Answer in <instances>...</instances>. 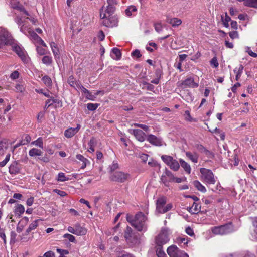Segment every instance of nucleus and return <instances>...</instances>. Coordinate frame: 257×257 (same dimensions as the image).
<instances>
[{"label": "nucleus", "instance_id": "4", "mask_svg": "<svg viewBox=\"0 0 257 257\" xmlns=\"http://www.w3.org/2000/svg\"><path fill=\"white\" fill-rule=\"evenodd\" d=\"M169 231L167 228L161 229L160 233L156 237L155 241L157 246L162 247L163 244L167 243L169 240Z\"/></svg>", "mask_w": 257, "mask_h": 257}, {"label": "nucleus", "instance_id": "54", "mask_svg": "<svg viewBox=\"0 0 257 257\" xmlns=\"http://www.w3.org/2000/svg\"><path fill=\"white\" fill-rule=\"evenodd\" d=\"M245 51L251 57H253L254 58H257V54L252 52L251 50L250 49V47H246L245 48Z\"/></svg>", "mask_w": 257, "mask_h": 257}, {"label": "nucleus", "instance_id": "60", "mask_svg": "<svg viewBox=\"0 0 257 257\" xmlns=\"http://www.w3.org/2000/svg\"><path fill=\"white\" fill-rule=\"evenodd\" d=\"M37 53L40 55H43L45 54V49L42 47H37Z\"/></svg>", "mask_w": 257, "mask_h": 257}, {"label": "nucleus", "instance_id": "1", "mask_svg": "<svg viewBox=\"0 0 257 257\" xmlns=\"http://www.w3.org/2000/svg\"><path fill=\"white\" fill-rule=\"evenodd\" d=\"M126 220L139 231H146L147 229L146 224L147 218L142 212H138L135 215L127 214Z\"/></svg>", "mask_w": 257, "mask_h": 257}, {"label": "nucleus", "instance_id": "40", "mask_svg": "<svg viewBox=\"0 0 257 257\" xmlns=\"http://www.w3.org/2000/svg\"><path fill=\"white\" fill-rule=\"evenodd\" d=\"M156 255L157 257H167L166 254L162 250V247L157 246L156 248Z\"/></svg>", "mask_w": 257, "mask_h": 257}, {"label": "nucleus", "instance_id": "34", "mask_svg": "<svg viewBox=\"0 0 257 257\" xmlns=\"http://www.w3.org/2000/svg\"><path fill=\"white\" fill-rule=\"evenodd\" d=\"M244 5L246 6L257 8V0H245Z\"/></svg>", "mask_w": 257, "mask_h": 257}, {"label": "nucleus", "instance_id": "42", "mask_svg": "<svg viewBox=\"0 0 257 257\" xmlns=\"http://www.w3.org/2000/svg\"><path fill=\"white\" fill-rule=\"evenodd\" d=\"M42 62L44 64L47 65H49L52 62V58L51 57H50L49 56H45L42 58Z\"/></svg>", "mask_w": 257, "mask_h": 257}, {"label": "nucleus", "instance_id": "64", "mask_svg": "<svg viewBox=\"0 0 257 257\" xmlns=\"http://www.w3.org/2000/svg\"><path fill=\"white\" fill-rule=\"evenodd\" d=\"M43 256H44V257H55V253L51 251H48L45 252Z\"/></svg>", "mask_w": 257, "mask_h": 257}, {"label": "nucleus", "instance_id": "25", "mask_svg": "<svg viewBox=\"0 0 257 257\" xmlns=\"http://www.w3.org/2000/svg\"><path fill=\"white\" fill-rule=\"evenodd\" d=\"M201 210V206L199 204L194 202L188 211L192 214H197Z\"/></svg>", "mask_w": 257, "mask_h": 257}, {"label": "nucleus", "instance_id": "21", "mask_svg": "<svg viewBox=\"0 0 257 257\" xmlns=\"http://www.w3.org/2000/svg\"><path fill=\"white\" fill-rule=\"evenodd\" d=\"M11 7L14 9L19 10L21 12H23L26 15H29L28 13L25 10L24 7L19 2H11L10 3Z\"/></svg>", "mask_w": 257, "mask_h": 257}, {"label": "nucleus", "instance_id": "20", "mask_svg": "<svg viewBox=\"0 0 257 257\" xmlns=\"http://www.w3.org/2000/svg\"><path fill=\"white\" fill-rule=\"evenodd\" d=\"M75 235H84L87 233V230L85 228L80 226L79 224H76L74 225Z\"/></svg>", "mask_w": 257, "mask_h": 257}, {"label": "nucleus", "instance_id": "51", "mask_svg": "<svg viewBox=\"0 0 257 257\" xmlns=\"http://www.w3.org/2000/svg\"><path fill=\"white\" fill-rule=\"evenodd\" d=\"M10 158V154H8L5 159L2 161L0 162V167H3L6 165V164L7 163V162L9 161Z\"/></svg>", "mask_w": 257, "mask_h": 257}, {"label": "nucleus", "instance_id": "63", "mask_svg": "<svg viewBox=\"0 0 257 257\" xmlns=\"http://www.w3.org/2000/svg\"><path fill=\"white\" fill-rule=\"evenodd\" d=\"M96 145V139L94 138H92L89 143L88 145L89 147H95Z\"/></svg>", "mask_w": 257, "mask_h": 257}, {"label": "nucleus", "instance_id": "39", "mask_svg": "<svg viewBox=\"0 0 257 257\" xmlns=\"http://www.w3.org/2000/svg\"><path fill=\"white\" fill-rule=\"evenodd\" d=\"M68 83L69 84L73 87L75 88V85L78 87L79 88L80 85L78 84L75 81L74 77L72 76H69V77L68 79Z\"/></svg>", "mask_w": 257, "mask_h": 257}, {"label": "nucleus", "instance_id": "32", "mask_svg": "<svg viewBox=\"0 0 257 257\" xmlns=\"http://www.w3.org/2000/svg\"><path fill=\"white\" fill-rule=\"evenodd\" d=\"M29 154L31 157L39 156L42 154V151L36 148H33L30 150Z\"/></svg>", "mask_w": 257, "mask_h": 257}, {"label": "nucleus", "instance_id": "26", "mask_svg": "<svg viewBox=\"0 0 257 257\" xmlns=\"http://www.w3.org/2000/svg\"><path fill=\"white\" fill-rule=\"evenodd\" d=\"M111 56L114 60H117L120 59L121 56L120 51L116 48H113L112 49Z\"/></svg>", "mask_w": 257, "mask_h": 257}, {"label": "nucleus", "instance_id": "16", "mask_svg": "<svg viewBox=\"0 0 257 257\" xmlns=\"http://www.w3.org/2000/svg\"><path fill=\"white\" fill-rule=\"evenodd\" d=\"M161 180L166 185H167V182L174 181V176L171 171L166 169L165 174L162 176Z\"/></svg>", "mask_w": 257, "mask_h": 257}, {"label": "nucleus", "instance_id": "52", "mask_svg": "<svg viewBox=\"0 0 257 257\" xmlns=\"http://www.w3.org/2000/svg\"><path fill=\"white\" fill-rule=\"evenodd\" d=\"M35 91L38 93L43 94L47 97H50L49 92L48 91H44L42 89H35Z\"/></svg>", "mask_w": 257, "mask_h": 257}, {"label": "nucleus", "instance_id": "14", "mask_svg": "<svg viewBox=\"0 0 257 257\" xmlns=\"http://www.w3.org/2000/svg\"><path fill=\"white\" fill-rule=\"evenodd\" d=\"M129 132L133 135L136 139L141 142H144L146 139V135L141 130L132 129L130 130Z\"/></svg>", "mask_w": 257, "mask_h": 257}, {"label": "nucleus", "instance_id": "48", "mask_svg": "<svg viewBox=\"0 0 257 257\" xmlns=\"http://www.w3.org/2000/svg\"><path fill=\"white\" fill-rule=\"evenodd\" d=\"M98 104L89 103L87 104V108L89 110L94 111L98 108Z\"/></svg>", "mask_w": 257, "mask_h": 257}, {"label": "nucleus", "instance_id": "6", "mask_svg": "<svg viewBox=\"0 0 257 257\" xmlns=\"http://www.w3.org/2000/svg\"><path fill=\"white\" fill-rule=\"evenodd\" d=\"M212 232L215 235H224L232 232L233 231V226L231 224L219 226H216L212 228Z\"/></svg>", "mask_w": 257, "mask_h": 257}, {"label": "nucleus", "instance_id": "27", "mask_svg": "<svg viewBox=\"0 0 257 257\" xmlns=\"http://www.w3.org/2000/svg\"><path fill=\"white\" fill-rule=\"evenodd\" d=\"M76 158L80 162H82L81 169H84L87 166V164L89 162V161L85 158L83 156L80 154L76 155Z\"/></svg>", "mask_w": 257, "mask_h": 257}, {"label": "nucleus", "instance_id": "28", "mask_svg": "<svg viewBox=\"0 0 257 257\" xmlns=\"http://www.w3.org/2000/svg\"><path fill=\"white\" fill-rule=\"evenodd\" d=\"M179 162L180 163L181 166L184 169L186 173L190 174L191 171V168L190 165L182 159H180Z\"/></svg>", "mask_w": 257, "mask_h": 257}, {"label": "nucleus", "instance_id": "47", "mask_svg": "<svg viewBox=\"0 0 257 257\" xmlns=\"http://www.w3.org/2000/svg\"><path fill=\"white\" fill-rule=\"evenodd\" d=\"M63 237L68 239V240L71 242L75 243L76 241L75 237L73 235L68 233L65 234L63 235Z\"/></svg>", "mask_w": 257, "mask_h": 257}, {"label": "nucleus", "instance_id": "58", "mask_svg": "<svg viewBox=\"0 0 257 257\" xmlns=\"http://www.w3.org/2000/svg\"><path fill=\"white\" fill-rule=\"evenodd\" d=\"M57 252L60 254V256H64L65 254H68L69 251L67 250L62 249L60 248H57L56 249Z\"/></svg>", "mask_w": 257, "mask_h": 257}, {"label": "nucleus", "instance_id": "13", "mask_svg": "<svg viewBox=\"0 0 257 257\" xmlns=\"http://www.w3.org/2000/svg\"><path fill=\"white\" fill-rule=\"evenodd\" d=\"M12 49L21 58L23 61L24 62H27L28 61L29 58L27 55L26 51L20 46L14 43L12 45Z\"/></svg>", "mask_w": 257, "mask_h": 257}, {"label": "nucleus", "instance_id": "62", "mask_svg": "<svg viewBox=\"0 0 257 257\" xmlns=\"http://www.w3.org/2000/svg\"><path fill=\"white\" fill-rule=\"evenodd\" d=\"M132 56L134 57L140 58L141 56V54H140V51L138 49H136L132 52Z\"/></svg>", "mask_w": 257, "mask_h": 257}, {"label": "nucleus", "instance_id": "19", "mask_svg": "<svg viewBox=\"0 0 257 257\" xmlns=\"http://www.w3.org/2000/svg\"><path fill=\"white\" fill-rule=\"evenodd\" d=\"M186 156L192 162L197 163L198 161L199 155L195 152L186 151L185 152Z\"/></svg>", "mask_w": 257, "mask_h": 257}, {"label": "nucleus", "instance_id": "3", "mask_svg": "<svg viewBox=\"0 0 257 257\" xmlns=\"http://www.w3.org/2000/svg\"><path fill=\"white\" fill-rule=\"evenodd\" d=\"M166 203V198L162 196L158 198L156 201V211L160 213H165L170 210L173 206L171 203L165 205Z\"/></svg>", "mask_w": 257, "mask_h": 257}, {"label": "nucleus", "instance_id": "53", "mask_svg": "<svg viewBox=\"0 0 257 257\" xmlns=\"http://www.w3.org/2000/svg\"><path fill=\"white\" fill-rule=\"evenodd\" d=\"M248 105V103L247 102H245L244 103V105L245 106L241 107L240 109L238 111L239 112L241 113H247L249 111V108L247 107V106Z\"/></svg>", "mask_w": 257, "mask_h": 257}, {"label": "nucleus", "instance_id": "56", "mask_svg": "<svg viewBox=\"0 0 257 257\" xmlns=\"http://www.w3.org/2000/svg\"><path fill=\"white\" fill-rule=\"evenodd\" d=\"M15 88L17 92L22 93L25 91V87L22 84H18L16 85Z\"/></svg>", "mask_w": 257, "mask_h": 257}, {"label": "nucleus", "instance_id": "41", "mask_svg": "<svg viewBox=\"0 0 257 257\" xmlns=\"http://www.w3.org/2000/svg\"><path fill=\"white\" fill-rule=\"evenodd\" d=\"M69 180V177H67L64 173H59L58 175L57 180L58 181L64 182Z\"/></svg>", "mask_w": 257, "mask_h": 257}, {"label": "nucleus", "instance_id": "50", "mask_svg": "<svg viewBox=\"0 0 257 257\" xmlns=\"http://www.w3.org/2000/svg\"><path fill=\"white\" fill-rule=\"evenodd\" d=\"M210 65L214 68L218 67L219 64L216 57H213L210 61Z\"/></svg>", "mask_w": 257, "mask_h": 257}, {"label": "nucleus", "instance_id": "45", "mask_svg": "<svg viewBox=\"0 0 257 257\" xmlns=\"http://www.w3.org/2000/svg\"><path fill=\"white\" fill-rule=\"evenodd\" d=\"M209 131L212 133H216V134H219L221 139L222 140H224V137H225V135L223 133H222L219 129L217 128V127H216L214 130H213V131L209 129Z\"/></svg>", "mask_w": 257, "mask_h": 257}, {"label": "nucleus", "instance_id": "43", "mask_svg": "<svg viewBox=\"0 0 257 257\" xmlns=\"http://www.w3.org/2000/svg\"><path fill=\"white\" fill-rule=\"evenodd\" d=\"M184 117L185 119L189 122L195 121V120L191 116L189 111L186 110L184 113Z\"/></svg>", "mask_w": 257, "mask_h": 257}, {"label": "nucleus", "instance_id": "46", "mask_svg": "<svg viewBox=\"0 0 257 257\" xmlns=\"http://www.w3.org/2000/svg\"><path fill=\"white\" fill-rule=\"evenodd\" d=\"M115 11V7L114 6L108 4L107 8L106 9V12L108 15H111Z\"/></svg>", "mask_w": 257, "mask_h": 257}, {"label": "nucleus", "instance_id": "2", "mask_svg": "<svg viewBox=\"0 0 257 257\" xmlns=\"http://www.w3.org/2000/svg\"><path fill=\"white\" fill-rule=\"evenodd\" d=\"M20 31L26 35L29 36L30 38L35 40L37 42L44 47H46V44L44 41L27 25L23 24L22 25L20 28Z\"/></svg>", "mask_w": 257, "mask_h": 257}, {"label": "nucleus", "instance_id": "15", "mask_svg": "<svg viewBox=\"0 0 257 257\" xmlns=\"http://www.w3.org/2000/svg\"><path fill=\"white\" fill-rule=\"evenodd\" d=\"M147 140L153 145L161 146L163 145L162 139L152 134L148 135Z\"/></svg>", "mask_w": 257, "mask_h": 257}, {"label": "nucleus", "instance_id": "61", "mask_svg": "<svg viewBox=\"0 0 257 257\" xmlns=\"http://www.w3.org/2000/svg\"><path fill=\"white\" fill-rule=\"evenodd\" d=\"M28 234L26 232L25 234H22L20 237V240L22 242H27L29 239V238L28 237Z\"/></svg>", "mask_w": 257, "mask_h": 257}, {"label": "nucleus", "instance_id": "33", "mask_svg": "<svg viewBox=\"0 0 257 257\" xmlns=\"http://www.w3.org/2000/svg\"><path fill=\"white\" fill-rule=\"evenodd\" d=\"M25 211L24 207L21 205H18L15 207V213L16 215H18L19 216L21 215Z\"/></svg>", "mask_w": 257, "mask_h": 257}, {"label": "nucleus", "instance_id": "7", "mask_svg": "<svg viewBox=\"0 0 257 257\" xmlns=\"http://www.w3.org/2000/svg\"><path fill=\"white\" fill-rule=\"evenodd\" d=\"M163 161L170 168L175 171L178 170L180 165L178 161L174 159L172 156L166 155H163L161 157Z\"/></svg>", "mask_w": 257, "mask_h": 257}, {"label": "nucleus", "instance_id": "36", "mask_svg": "<svg viewBox=\"0 0 257 257\" xmlns=\"http://www.w3.org/2000/svg\"><path fill=\"white\" fill-rule=\"evenodd\" d=\"M221 20L223 24V25L228 28L229 27V22L231 20L230 18L228 16L227 14L226 13L225 17L224 18L223 16H221Z\"/></svg>", "mask_w": 257, "mask_h": 257}, {"label": "nucleus", "instance_id": "31", "mask_svg": "<svg viewBox=\"0 0 257 257\" xmlns=\"http://www.w3.org/2000/svg\"><path fill=\"white\" fill-rule=\"evenodd\" d=\"M194 187L196 188L199 191L202 192H205L206 189L204 186H203L199 181L195 180L193 183Z\"/></svg>", "mask_w": 257, "mask_h": 257}, {"label": "nucleus", "instance_id": "37", "mask_svg": "<svg viewBox=\"0 0 257 257\" xmlns=\"http://www.w3.org/2000/svg\"><path fill=\"white\" fill-rule=\"evenodd\" d=\"M137 11V8L135 6H130L125 10V14L127 16H131L132 15V12H136Z\"/></svg>", "mask_w": 257, "mask_h": 257}, {"label": "nucleus", "instance_id": "22", "mask_svg": "<svg viewBox=\"0 0 257 257\" xmlns=\"http://www.w3.org/2000/svg\"><path fill=\"white\" fill-rule=\"evenodd\" d=\"M167 22L169 23L172 27H177L182 23L181 19L177 18H168Z\"/></svg>", "mask_w": 257, "mask_h": 257}, {"label": "nucleus", "instance_id": "30", "mask_svg": "<svg viewBox=\"0 0 257 257\" xmlns=\"http://www.w3.org/2000/svg\"><path fill=\"white\" fill-rule=\"evenodd\" d=\"M82 92L86 95L87 98L90 100H93L94 98L93 95L91 94V93L83 86H79V88Z\"/></svg>", "mask_w": 257, "mask_h": 257}, {"label": "nucleus", "instance_id": "18", "mask_svg": "<svg viewBox=\"0 0 257 257\" xmlns=\"http://www.w3.org/2000/svg\"><path fill=\"white\" fill-rule=\"evenodd\" d=\"M182 84L185 87H188L191 88L197 87L198 85L194 82V79L189 77L186 79L182 83Z\"/></svg>", "mask_w": 257, "mask_h": 257}, {"label": "nucleus", "instance_id": "59", "mask_svg": "<svg viewBox=\"0 0 257 257\" xmlns=\"http://www.w3.org/2000/svg\"><path fill=\"white\" fill-rule=\"evenodd\" d=\"M186 233L190 236H193L194 235V231L193 229L189 226L187 227L185 229Z\"/></svg>", "mask_w": 257, "mask_h": 257}, {"label": "nucleus", "instance_id": "11", "mask_svg": "<svg viewBox=\"0 0 257 257\" xmlns=\"http://www.w3.org/2000/svg\"><path fill=\"white\" fill-rule=\"evenodd\" d=\"M167 251L170 257H189L186 253L179 249L176 245L169 247Z\"/></svg>", "mask_w": 257, "mask_h": 257}, {"label": "nucleus", "instance_id": "49", "mask_svg": "<svg viewBox=\"0 0 257 257\" xmlns=\"http://www.w3.org/2000/svg\"><path fill=\"white\" fill-rule=\"evenodd\" d=\"M243 66L242 65H239L238 67H236L234 70V72L237 74L241 76L243 72Z\"/></svg>", "mask_w": 257, "mask_h": 257}, {"label": "nucleus", "instance_id": "5", "mask_svg": "<svg viewBox=\"0 0 257 257\" xmlns=\"http://www.w3.org/2000/svg\"><path fill=\"white\" fill-rule=\"evenodd\" d=\"M103 7H102L100 11V15L101 19H103V25L107 27H113L116 26L118 24L117 19L115 17L111 16V15L107 16L106 14H103Z\"/></svg>", "mask_w": 257, "mask_h": 257}, {"label": "nucleus", "instance_id": "12", "mask_svg": "<svg viewBox=\"0 0 257 257\" xmlns=\"http://www.w3.org/2000/svg\"><path fill=\"white\" fill-rule=\"evenodd\" d=\"M11 37L9 32L5 29L0 28V47L4 45L11 43Z\"/></svg>", "mask_w": 257, "mask_h": 257}, {"label": "nucleus", "instance_id": "23", "mask_svg": "<svg viewBox=\"0 0 257 257\" xmlns=\"http://www.w3.org/2000/svg\"><path fill=\"white\" fill-rule=\"evenodd\" d=\"M20 172V168L17 163L14 162L9 167V172L11 174L16 175Z\"/></svg>", "mask_w": 257, "mask_h": 257}, {"label": "nucleus", "instance_id": "8", "mask_svg": "<svg viewBox=\"0 0 257 257\" xmlns=\"http://www.w3.org/2000/svg\"><path fill=\"white\" fill-rule=\"evenodd\" d=\"M124 237L128 243L135 245L139 242L137 234L133 232V229L129 226H127L124 231Z\"/></svg>", "mask_w": 257, "mask_h": 257}, {"label": "nucleus", "instance_id": "44", "mask_svg": "<svg viewBox=\"0 0 257 257\" xmlns=\"http://www.w3.org/2000/svg\"><path fill=\"white\" fill-rule=\"evenodd\" d=\"M254 228L253 232L252 233V236L254 239H257V218L253 222Z\"/></svg>", "mask_w": 257, "mask_h": 257}, {"label": "nucleus", "instance_id": "24", "mask_svg": "<svg viewBox=\"0 0 257 257\" xmlns=\"http://www.w3.org/2000/svg\"><path fill=\"white\" fill-rule=\"evenodd\" d=\"M50 46L55 59H59L60 56V52L57 45L55 44V43L52 42L50 43Z\"/></svg>", "mask_w": 257, "mask_h": 257}, {"label": "nucleus", "instance_id": "38", "mask_svg": "<svg viewBox=\"0 0 257 257\" xmlns=\"http://www.w3.org/2000/svg\"><path fill=\"white\" fill-rule=\"evenodd\" d=\"M31 144L42 149L43 148V139L41 137L38 138L36 141L32 142Z\"/></svg>", "mask_w": 257, "mask_h": 257}, {"label": "nucleus", "instance_id": "55", "mask_svg": "<svg viewBox=\"0 0 257 257\" xmlns=\"http://www.w3.org/2000/svg\"><path fill=\"white\" fill-rule=\"evenodd\" d=\"M19 72L16 70L11 74L10 77L11 79L15 80L19 78Z\"/></svg>", "mask_w": 257, "mask_h": 257}, {"label": "nucleus", "instance_id": "10", "mask_svg": "<svg viewBox=\"0 0 257 257\" xmlns=\"http://www.w3.org/2000/svg\"><path fill=\"white\" fill-rule=\"evenodd\" d=\"M130 177V174L121 171H117L113 173L110 177L111 181L123 183Z\"/></svg>", "mask_w": 257, "mask_h": 257}, {"label": "nucleus", "instance_id": "29", "mask_svg": "<svg viewBox=\"0 0 257 257\" xmlns=\"http://www.w3.org/2000/svg\"><path fill=\"white\" fill-rule=\"evenodd\" d=\"M41 219H37L33 221L29 226L28 228L26 230V232L29 233L31 231L35 229L38 225L39 222L41 221Z\"/></svg>", "mask_w": 257, "mask_h": 257}, {"label": "nucleus", "instance_id": "35", "mask_svg": "<svg viewBox=\"0 0 257 257\" xmlns=\"http://www.w3.org/2000/svg\"><path fill=\"white\" fill-rule=\"evenodd\" d=\"M42 80L43 83L47 86V87H51L52 84V82L51 79L48 76H44Z\"/></svg>", "mask_w": 257, "mask_h": 257}, {"label": "nucleus", "instance_id": "17", "mask_svg": "<svg viewBox=\"0 0 257 257\" xmlns=\"http://www.w3.org/2000/svg\"><path fill=\"white\" fill-rule=\"evenodd\" d=\"M81 125L77 124L75 128L70 127L66 130L64 132V135L67 138H71L73 137L80 130Z\"/></svg>", "mask_w": 257, "mask_h": 257}, {"label": "nucleus", "instance_id": "57", "mask_svg": "<svg viewBox=\"0 0 257 257\" xmlns=\"http://www.w3.org/2000/svg\"><path fill=\"white\" fill-rule=\"evenodd\" d=\"M229 36L232 39L238 38L239 37L238 33L237 31H234L229 33Z\"/></svg>", "mask_w": 257, "mask_h": 257}, {"label": "nucleus", "instance_id": "9", "mask_svg": "<svg viewBox=\"0 0 257 257\" xmlns=\"http://www.w3.org/2000/svg\"><path fill=\"white\" fill-rule=\"evenodd\" d=\"M200 172L202 174V179L203 181L208 184H215V180L211 170L205 168H201Z\"/></svg>", "mask_w": 257, "mask_h": 257}]
</instances>
